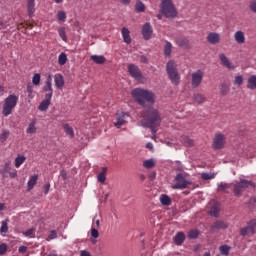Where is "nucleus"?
<instances>
[{"mask_svg":"<svg viewBox=\"0 0 256 256\" xmlns=\"http://www.w3.org/2000/svg\"><path fill=\"white\" fill-rule=\"evenodd\" d=\"M142 119L140 120L141 126L150 129L152 139L157 138V131L161 127V114L155 108H147L142 112Z\"/></svg>","mask_w":256,"mask_h":256,"instance_id":"f257e3e1","label":"nucleus"},{"mask_svg":"<svg viewBox=\"0 0 256 256\" xmlns=\"http://www.w3.org/2000/svg\"><path fill=\"white\" fill-rule=\"evenodd\" d=\"M132 97L135 99L136 103L143 105V107H145V103L155 102V95L153 92L149 90H143L141 88L134 89L132 91Z\"/></svg>","mask_w":256,"mask_h":256,"instance_id":"f03ea898","label":"nucleus"},{"mask_svg":"<svg viewBox=\"0 0 256 256\" xmlns=\"http://www.w3.org/2000/svg\"><path fill=\"white\" fill-rule=\"evenodd\" d=\"M166 72L173 85H179L181 83V74H179L175 60H169L167 62Z\"/></svg>","mask_w":256,"mask_h":256,"instance_id":"7ed1b4c3","label":"nucleus"},{"mask_svg":"<svg viewBox=\"0 0 256 256\" xmlns=\"http://www.w3.org/2000/svg\"><path fill=\"white\" fill-rule=\"evenodd\" d=\"M160 13L166 17V19H175L177 17V9L173 4V0H161Z\"/></svg>","mask_w":256,"mask_h":256,"instance_id":"20e7f679","label":"nucleus"},{"mask_svg":"<svg viewBox=\"0 0 256 256\" xmlns=\"http://www.w3.org/2000/svg\"><path fill=\"white\" fill-rule=\"evenodd\" d=\"M19 101V97L15 94L9 95L5 100H4V105H3V110L2 113L4 117H9L11 113H13V109L17 107V103Z\"/></svg>","mask_w":256,"mask_h":256,"instance_id":"39448f33","label":"nucleus"},{"mask_svg":"<svg viewBox=\"0 0 256 256\" xmlns=\"http://www.w3.org/2000/svg\"><path fill=\"white\" fill-rule=\"evenodd\" d=\"M249 187H255V183L253 181L241 179L239 182L234 184L233 193L235 197H241L243 191L249 189Z\"/></svg>","mask_w":256,"mask_h":256,"instance_id":"423d86ee","label":"nucleus"},{"mask_svg":"<svg viewBox=\"0 0 256 256\" xmlns=\"http://www.w3.org/2000/svg\"><path fill=\"white\" fill-rule=\"evenodd\" d=\"M175 184L172 185V189H187L191 185V180H187V173H178L174 178Z\"/></svg>","mask_w":256,"mask_h":256,"instance_id":"0eeeda50","label":"nucleus"},{"mask_svg":"<svg viewBox=\"0 0 256 256\" xmlns=\"http://www.w3.org/2000/svg\"><path fill=\"white\" fill-rule=\"evenodd\" d=\"M128 73L136 81H141V79H143V74L141 73L139 66H137L135 64L128 65Z\"/></svg>","mask_w":256,"mask_h":256,"instance_id":"6e6552de","label":"nucleus"},{"mask_svg":"<svg viewBox=\"0 0 256 256\" xmlns=\"http://www.w3.org/2000/svg\"><path fill=\"white\" fill-rule=\"evenodd\" d=\"M203 83V72L202 70H197L196 72L192 73V87L193 89H197L199 85Z\"/></svg>","mask_w":256,"mask_h":256,"instance_id":"1a4fd4ad","label":"nucleus"},{"mask_svg":"<svg viewBox=\"0 0 256 256\" xmlns=\"http://www.w3.org/2000/svg\"><path fill=\"white\" fill-rule=\"evenodd\" d=\"M213 149L216 151L219 149H223L225 147V135L223 134H217L214 137L213 144H212Z\"/></svg>","mask_w":256,"mask_h":256,"instance_id":"9d476101","label":"nucleus"},{"mask_svg":"<svg viewBox=\"0 0 256 256\" xmlns=\"http://www.w3.org/2000/svg\"><path fill=\"white\" fill-rule=\"evenodd\" d=\"M52 79L51 76H48L46 81H45V85L42 87V91L45 94V97L50 96V99L53 97V83H52Z\"/></svg>","mask_w":256,"mask_h":256,"instance_id":"9b49d317","label":"nucleus"},{"mask_svg":"<svg viewBox=\"0 0 256 256\" xmlns=\"http://www.w3.org/2000/svg\"><path fill=\"white\" fill-rule=\"evenodd\" d=\"M142 35L145 41H149V39H151V36L153 35V27L151 26V23L146 22L142 26Z\"/></svg>","mask_w":256,"mask_h":256,"instance_id":"f8f14e48","label":"nucleus"},{"mask_svg":"<svg viewBox=\"0 0 256 256\" xmlns=\"http://www.w3.org/2000/svg\"><path fill=\"white\" fill-rule=\"evenodd\" d=\"M229 225L225 223V221L218 220L214 224L211 225L210 231L211 233H215V231H219L220 229H227Z\"/></svg>","mask_w":256,"mask_h":256,"instance_id":"ddd939ff","label":"nucleus"},{"mask_svg":"<svg viewBox=\"0 0 256 256\" xmlns=\"http://www.w3.org/2000/svg\"><path fill=\"white\" fill-rule=\"evenodd\" d=\"M207 41L210 45H217L221 41V36L217 32H210L207 36Z\"/></svg>","mask_w":256,"mask_h":256,"instance_id":"4468645a","label":"nucleus"},{"mask_svg":"<svg viewBox=\"0 0 256 256\" xmlns=\"http://www.w3.org/2000/svg\"><path fill=\"white\" fill-rule=\"evenodd\" d=\"M219 59L221 61V65L223 67H227V69H235V66L229 61V58L224 53L219 54Z\"/></svg>","mask_w":256,"mask_h":256,"instance_id":"2eb2a0df","label":"nucleus"},{"mask_svg":"<svg viewBox=\"0 0 256 256\" xmlns=\"http://www.w3.org/2000/svg\"><path fill=\"white\" fill-rule=\"evenodd\" d=\"M49 105H51V96L45 97V99L39 104V111H47L49 109Z\"/></svg>","mask_w":256,"mask_h":256,"instance_id":"dca6fc26","label":"nucleus"},{"mask_svg":"<svg viewBox=\"0 0 256 256\" xmlns=\"http://www.w3.org/2000/svg\"><path fill=\"white\" fill-rule=\"evenodd\" d=\"M54 81L56 89H61L65 86V78H63V75L61 74L55 75Z\"/></svg>","mask_w":256,"mask_h":256,"instance_id":"f3484780","label":"nucleus"},{"mask_svg":"<svg viewBox=\"0 0 256 256\" xmlns=\"http://www.w3.org/2000/svg\"><path fill=\"white\" fill-rule=\"evenodd\" d=\"M234 39L236 43L243 45V43H245V33L241 30L236 31L234 34Z\"/></svg>","mask_w":256,"mask_h":256,"instance_id":"a211bd4d","label":"nucleus"},{"mask_svg":"<svg viewBox=\"0 0 256 256\" xmlns=\"http://www.w3.org/2000/svg\"><path fill=\"white\" fill-rule=\"evenodd\" d=\"M221 211V207L218 203H215L212 205V207L209 210L210 217H219V212Z\"/></svg>","mask_w":256,"mask_h":256,"instance_id":"6ab92c4d","label":"nucleus"},{"mask_svg":"<svg viewBox=\"0 0 256 256\" xmlns=\"http://www.w3.org/2000/svg\"><path fill=\"white\" fill-rule=\"evenodd\" d=\"M122 37L124 40V43H127V45H130L131 43V31H129L127 28H122Z\"/></svg>","mask_w":256,"mask_h":256,"instance_id":"aec40b11","label":"nucleus"},{"mask_svg":"<svg viewBox=\"0 0 256 256\" xmlns=\"http://www.w3.org/2000/svg\"><path fill=\"white\" fill-rule=\"evenodd\" d=\"M91 61H94L97 65H103L107 59L103 55H92L90 57Z\"/></svg>","mask_w":256,"mask_h":256,"instance_id":"412c9836","label":"nucleus"},{"mask_svg":"<svg viewBox=\"0 0 256 256\" xmlns=\"http://www.w3.org/2000/svg\"><path fill=\"white\" fill-rule=\"evenodd\" d=\"M174 243H176V245H183V243H185V233L178 232L174 237Z\"/></svg>","mask_w":256,"mask_h":256,"instance_id":"4be33fe9","label":"nucleus"},{"mask_svg":"<svg viewBox=\"0 0 256 256\" xmlns=\"http://www.w3.org/2000/svg\"><path fill=\"white\" fill-rule=\"evenodd\" d=\"M39 179V176L37 174H34L33 176L30 177L28 180V191H31L35 185H37V181Z\"/></svg>","mask_w":256,"mask_h":256,"instance_id":"5701e85b","label":"nucleus"},{"mask_svg":"<svg viewBox=\"0 0 256 256\" xmlns=\"http://www.w3.org/2000/svg\"><path fill=\"white\" fill-rule=\"evenodd\" d=\"M123 125H125V114L124 113L117 116V121L114 123V127H116L117 129H121V127H123Z\"/></svg>","mask_w":256,"mask_h":256,"instance_id":"b1692460","label":"nucleus"},{"mask_svg":"<svg viewBox=\"0 0 256 256\" xmlns=\"http://www.w3.org/2000/svg\"><path fill=\"white\" fill-rule=\"evenodd\" d=\"M27 11L28 16L33 17V13H35V0H27Z\"/></svg>","mask_w":256,"mask_h":256,"instance_id":"393cba45","label":"nucleus"},{"mask_svg":"<svg viewBox=\"0 0 256 256\" xmlns=\"http://www.w3.org/2000/svg\"><path fill=\"white\" fill-rule=\"evenodd\" d=\"M180 141L184 147H193V140L189 136H181Z\"/></svg>","mask_w":256,"mask_h":256,"instance_id":"a878e982","label":"nucleus"},{"mask_svg":"<svg viewBox=\"0 0 256 256\" xmlns=\"http://www.w3.org/2000/svg\"><path fill=\"white\" fill-rule=\"evenodd\" d=\"M63 129L70 139H73V137H75V131H73V127L69 126V124H63Z\"/></svg>","mask_w":256,"mask_h":256,"instance_id":"bb28decb","label":"nucleus"},{"mask_svg":"<svg viewBox=\"0 0 256 256\" xmlns=\"http://www.w3.org/2000/svg\"><path fill=\"white\" fill-rule=\"evenodd\" d=\"M247 89H251L252 91L256 89V75H252L249 77Z\"/></svg>","mask_w":256,"mask_h":256,"instance_id":"cd10ccee","label":"nucleus"},{"mask_svg":"<svg viewBox=\"0 0 256 256\" xmlns=\"http://www.w3.org/2000/svg\"><path fill=\"white\" fill-rule=\"evenodd\" d=\"M229 189H231V184L221 182L218 185L217 191H223L224 193H229Z\"/></svg>","mask_w":256,"mask_h":256,"instance_id":"c85d7f7f","label":"nucleus"},{"mask_svg":"<svg viewBox=\"0 0 256 256\" xmlns=\"http://www.w3.org/2000/svg\"><path fill=\"white\" fill-rule=\"evenodd\" d=\"M160 202L162 205H164L165 207H169V205H171V198L169 196H167V194H163L160 197Z\"/></svg>","mask_w":256,"mask_h":256,"instance_id":"c756f323","label":"nucleus"},{"mask_svg":"<svg viewBox=\"0 0 256 256\" xmlns=\"http://www.w3.org/2000/svg\"><path fill=\"white\" fill-rule=\"evenodd\" d=\"M193 99L195 101V103H198V105H201V103H205L206 98L203 94H194L193 95Z\"/></svg>","mask_w":256,"mask_h":256,"instance_id":"7c9ffc66","label":"nucleus"},{"mask_svg":"<svg viewBox=\"0 0 256 256\" xmlns=\"http://www.w3.org/2000/svg\"><path fill=\"white\" fill-rule=\"evenodd\" d=\"M176 44L178 45V47L187 48L189 47V40L187 38H179L176 40Z\"/></svg>","mask_w":256,"mask_h":256,"instance_id":"2f4dec72","label":"nucleus"},{"mask_svg":"<svg viewBox=\"0 0 256 256\" xmlns=\"http://www.w3.org/2000/svg\"><path fill=\"white\" fill-rule=\"evenodd\" d=\"M145 169H153L155 167V159L151 158L143 162Z\"/></svg>","mask_w":256,"mask_h":256,"instance_id":"473e14b6","label":"nucleus"},{"mask_svg":"<svg viewBox=\"0 0 256 256\" xmlns=\"http://www.w3.org/2000/svg\"><path fill=\"white\" fill-rule=\"evenodd\" d=\"M10 172H11V162L8 161L5 163L4 168L2 170H0V173L5 178V177H7L5 175V173H10Z\"/></svg>","mask_w":256,"mask_h":256,"instance_id":"72a5a7b5","label":"nucleus"},{"mask_svg":"<svg viewBox=\"0 0 256 256\" xmlns=\"http://www.w3.org/2000/svg\"><path fill=\"white\" fill-rule=\"evenodd\" d=\"M229 91H231V88H229V85L227 83H222L220 87V95H227L229 94Z\"/></svg>","mask_w":256,"mask_h":256,"instance_id":"f704fd0d","label":"nucleus"},{"mask_svg":"<svg viewBox=\"0 0 256 256\" xmlns=\"http://www.w3.org/2000/svg\"><path fill=\"white\" fill-rule=\"evenodd\" d=\"M171 42L166 41L165 47H164V55L165 57H171V49H172Z\"/></svg>","mask_w":256,"mask_h":256,"instance_id":"c9c22d12","label":"nucleus"},{"mask_svg":"<svg viewBox=\"0 0 256 256\" xmlns=\"http://www.w3.org/2000/svg\"><path fill=\"white\" fill-rule=\"evenodd\" d=\"M219 251L221 255L228 256L229 252L231 251V247L229 245H222L219 247Z\"/></svg>","mask_w":256,"mask_h":256,"instance_id":"e433bc0d","label":"nucleus"},{"mask_svg":"<svg viewBox=\"0 0 256 256\" xmlns=\"http://www.w3.org/2000/svg\"><path fill=\"white\" fill-rule=\"evenodd\" d=\"M136 13H144L145 12V4L141 1H138L135 5Z\"/></svg>","mask_w":256,"mask_h":256,"instance_id":"4c0bfd02","label":"nucleus"},{"mask_svg":"<svg viewBox=\"0 0 256 256\" xmlns=\"http://www.w3.org/2000/svg\"><path fill=\"white\" fill-rule=\"evenodd\" d=\"M26 133L33 135L37 133V127H35V122H31L26 130Z\"/></svg>","mask_w":256,"mask_h":256,"instance_id":"58836bf2","label":"nucleus"},{"mask_svg":"<svg viewBox=\"0 0 256 256\" xmlns=\"http://www.w3.org/2000/svg\"><path fill=\"white\" fill-rule=\"evenodd\" d=\"M247 206L251 211L256 208V196H253L249 199Z\"/></svg>","mask_w":256,"mask_h":256,"instance_id":"ea45409f","label":"nucleus"},{"mask_svg":"<svg viewBox=\"0 0 256 256\" xmlns=\"http://www.w3.org/2000/svg\"><path fill=\"white\" fill-rule=\"evenodd\" d=\"M58 63L59 65H65L67 63V54H65V52H62L58 56Z\"/></svg>","mask_w":256,"mask_h":256,"instance_id":"a19ab883","label":"nucleus"},{"mask_svg":"<svg viewBox=\"0 0 256 256\" xmlns=\"http://www.w3.org/2000/svg\"><path fill=\"white\" fill-rule=\"evenodd\" d=\"M25 156H18L15 158V167L19 168L25 163Z\"/></svg>","mask_w":256,"mask_h":256,"instance_id":"79ce46f5","label":"nucleus"},{"mask_svg":"<svg viewBox=\"0 0 256 256\" xmlns=\"http://www.w3.org/2000/svg\"><path fill=\"white\" fill-rule=\"evenodd\" d=\"M9 223V220H3L2 225L0 227V233H7L9 231V226L7 225Z\"/></svg>","mask_w":256,"mask_h":256,"instance_id":"37998d69","label":"nucleus"},{"mask_svg":"<svg viewBox=\"0 0 256 256\" xmlns=\"http://www.w3.org/2000/svg\"><path fill=\"white\" fill-rule=\"evenodd\" d=\"M11 132L9 130H3L2 133L0 134V141L4 143V141H7L9 135Z\"/></svg>","mask_w":256,"mask_h":256,"instance_id":"c03bdc74","label":"nucleus"},{"mask_svg":"<svg viewBox=\"0 0 256 256\" xmlns=\"http://www.w3.org/2000/svg\"><path fill=\"white\" fill-rule=\"evenodd\" d=\"M201 178L203 179V181H209V179H215V174L203 172L201 174Z\"/></svg>","mask_w":256,"mask_h":256,"instance_id":"a18cd8bd","label":"nucleus"},{"mask_svg":"<svg viewBox=\"0 0 256 256\" xmlns=\"http://www.w3.org/2000/svg\"><path fill=\"white\" fill-rule=\"evenodd\" d=\"M32 83L33 85H39V83H41V74L39 73L34 74L32 78Z\"/></svg>","mask_w":256,"mask_h":256,"instance_id":"49530a36","label":"nucleus"},{"mask_svg":"<svg viewBox=\"0 0 256 256\" xmlns=\"http://www.w3.org/2000/svg\"><path fill=\"white\" fill-rule=\"evenodd\" d=\"M188 237H189V239H197V237H199V231H197V230H191V231L188 233Z\"/></svg>","mask_w":256,"mask_h":256,"instance_id":"de8ad7c7","label":"nucleus"},{"mask_svg":"<svg viewBox=\"0 0 256 256\" xmlns=\"http://www.w3.org/2000/svg\"><path fill=\"white\" fill-rule=\"evenodd\" d=\"M59 36L61 37L62 40L67 42V34H65V28H60L58 30Z\"/></svg>","mask_w":256,"mask_h":256,"instance_id":"09e8293b","label":"nucleus"},{"mask_svg":"<svg viewBox=\"0 0 256 256\" xmlns=\"http://www.w3.org/2000/svg\"><path fill=\"white\" fill-rule=\"evenodd\" d=\"M57 17L59 21H65L67 19V14L64 11H59Z\"/></svg>","mask_w":256,"mask_h":256,"instance_id":"8fccbe9b","label":"nucleus"},{"mask_svg":"<svg viewBox=\"0 0 256 256\" xmlns=\"http://www.w3.org/2000/svg\"><path fill=\"white\" fill-rule=\"evenodd\" d=\"M243 83V77L241 75H238L234 79V85H241Z\"/></svg>","mask_w":256,"mask_h":256,"instance_id":"3c124183","label":"nucleus"},{"mask_svg":"<svg viewBox=\"0 0 256 256\" xmlns=\"http://www.w3.org/2000/svg\"><path fill=\"white\" fill-rule=\"evenodd\" d=\"M7 253V244L1 243L0 244V255H5Z\"/></svg>","mask_w":256,"mask_h":256,"instance_id":"603ef678","label":"nucleus"},{"mask_svg":"<svg viewBox=\"0 0 256 256\" xmlns=\"http://www.w3.org/2000/svg\"><path fill=\"white\" fill-rule=\"evenodd\" d=\"M247 226H248L250 229H252V230L255 231V229H256V220H255V219L250 220V221L247 223Z\"/></svg>","mask_w":256,"mask_h":256,"instance_id":"864d4df0","label":"nucleus"},{"mask_svg":"<svg viewBox=\"0 0 256 256\" xmlns=\"http://www.w3.org/2000/svg\"><path fill=\"white\" fill-rule=\"evenodd\" d=\"M97 179H98L99 183H104L106 181L107 177L105 176L104 173H99L97 175Z\"/></svg>","mask_w":256,"mask_h":256,"instance_id":"5fc2aeb1","label":"nucleus"},{"mask_svg":"<svg viewBox=\"0 0 256 256\" xmlns=\"http://www.w3.org/2000/svg\"><path fill=\"white\" fill-rule=\"evenodd\" d=\"M27 93H28L29 99H33V85L27 86Z\"/></svg>","mask_w":256,"mask_h":256,"instance_id":"6e6d98bb","label":"nucleus"},{"mask_svg":"<svg viewBox=\"0 0 256 256\" xmlns=\"http://www.w3.org/2000/svg\"><path fill=\"white\" fill-rule=\"evenodd\" d=\"M91 237H93L94 239H97L99 237V230H97L96 228H92Z\"/></svg>","mask_w":256,"mask_h":256,"instance_id":"4d7b16f0","label":"nucleus"},{"mask_svg":"<svg viewBox=\"0 0 256 256\" xmlns=\"http://www.w3.org/2000/svg\"><path fill=\"white\" fill-rule=\"evenodd\" d=\"M250 11H252V13H256V1L250 2Z\"/></svg>","mask_w":256,"mask_h":256,"instance_id":"13d9d810","label":"nucleus"},{"mask_svg":"<svg viewBox=\"0 0 256 256\" xmlns=\"http://www.w3.org/2000/svg\"><path fill=\"white\" fill-rule=\"evenodd\" d=\"M34 231L35 230L33 228H30L27 231H25L23 235H25V237H29V235H33Z\"/></svg>","mask_w":256,"mask_h":256,"instance_id":"bf43d9fd","label":"nucleus"},{"mask_svg":"<svg viewBox=\"0 0 256 256\" xmlns=\"http://www.w3.org/2000/svg\"><path fill=\"white\" fill-rule=\"evenodd\" d=\"M49 189H51V184L47 183L44 185V193L45 195L49 194Z\"/></svg>","mask_w":256,"mask_h":256,"instance_id":"052dcab7","label":"nucleus"},{"mask_svg":"<svg viewBox=\"0 0 256 256\" xmlns=\"http://www.w3.org/2000/svg\"><path fill=\"white\" fill-rule=\"evenodd\" d=\"M60 177H62L63 181H66V179H67V172L62 169L60 171Z\"/></svg>","mask_w":256,"mask_h":256,"instance_id":"680f3d73","label":"nucleus"},{"mask_svg":"<svg viewBox=\"0 0 256 256\" xmlns=\"http://www.w3.org/2000/svg\"><path fill=\"white\" fill-rule=\"evenodd\" d=\"M50 239H57V232L55 230H52L49 235Z\"/></svg>","mask_w":256,"mask_h":256,"instance_id":"e2e57ef3","label":"nucleus"},{"mask_svg":"<svg viewBox=\"0 0 256 256\" xmlns=\"http://www.w3.org/2000/svg\"><path fill=\"white\" fill-rule=\"evenodd\" d=\"M240 235L242 237H245L246 235H249L248 232H247V229L245 227L240 230Z\"/></svg>","mask_w":256,"mask_h":256,"instance_id":"0e129e2a","label":"nucleus"},{"mask_svg":"<svg viewBox=\"0 0 256 256\" xmlns=\"http://www.w3.org/2000/svg\"><path fill=\"white\" fill-rule=\"evenodd\" d=\"M240 235L242 237H245L246 235H249L248 232H247V229L245 227L240 230Z\"/></svg>","mask_w":256,"mask_h":256,"instance_id":"69168bd1","label":"nucleus"},{"mask_svg":"<svg viewBox=\"0 0 256 256\" xmlns=\"http://www.w3.org/2000/svg\"><path fill=\"white\" fill-rule=\"evenodd\" d=\"M80 256H91V252L87 251V250H82L80 252Z\"/></svg>","mask_w":256,"mask_h":256,"instance_id":"338daca9","label":"nucleus"},{"mask_svg":"<svg viewBox=\"0 0 256 256\" xmlns=\"http://www.w3.org/2000/svg\"><path fill=\"white\" fill-rule=\"evenodd\" d=\"M18 251L19 253H27V246H20Z\"/></svg>","mask_w":256,"mask_h":256,"instance_id":"774afa93","label":"nucleus"}]
</instances>
